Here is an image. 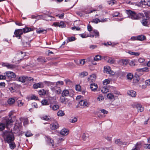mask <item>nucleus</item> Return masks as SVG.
<instances>
[{
    "instance_id": "12",
    "label": "nucleus",
    "mask_w": 150,
    "mask_h": 150,
    "mask_svg": "<svg viewBox=\"0 0 150 150\" xmlns=\"http://www.w3.org/2000/svg\"><path fill=\"white\" fill-rule=\"evenodd\" d=\"M60 101L62 103L66 105L69 101V100L68 98H65L64 97L61 96Z\"/></svg>"
},
{
    "instance_id": "18",
    "label": "nucleus",
    "mask_w": 150,
    "mask_h": 150,
    "mask_svg": "<svg viewBox=\"0 0 150 150\" xmlns=\"http://www.w3.org/2000/svg\"><path fill=\"white\" fill-rule=\"evenodd\" d=\"M68 130L66 129H63L60 132V134L64 136L67 135Z\"/></svg>"
},
{
    "instance_id": "49",
    "label": "nucleus",
    "mask_w": 150,
    "mask_h": 150,
    "mask_svg": "<svg viewBox=\"0 0 150 150\" xmlns=\"http://www.w3.org/2000/svg\"><path fill=\"white\" fill-rule=\"evenodd\" d=\"M148 0H141L140 1V3L142 5H146L147 2L148 1Z\"/></svg>"
},
{
    "instance_id": "16",
    "label": "nucleus",
    "mask_w": 150,
    "mask_h": 150,
    "mask_svg": "<svg viewBox=\"0 0 150 150\" xmlns=\"http://www.w3.org/2000/svg\"><path fill=\"white\" fill-rule=\"evenodd\" d=\"M98 88V86L95 83H91L90 85L91 90L93 91H95Z\"/></svg>"
},
{
    "instance_id": "8",
    "label": "nucleus",
    "mask_w": 150,
    "mask_h": 150,
    "mask_svg": "<svg viewBox=\"0 0 150 150\" xmlns=\"http://www.w3.org/2000/svg\"><path fill=\"white\" fill-rule=\"evenodd\" d=\"M132 150H143V145L141 142H137L135 145L134 148Z\"/></svg>"
},
{
    "instance_id": "36",
    "label": "nucleus",
    "mask_w": 150,
    "mask_h": 150,
    "mask_svg": "<svg viewBox=\"0 0 150 150\" xmlns=\"http://www.w3.org/2000/svg\"><path fill=\"white\" fill-rule=\"evenodd\" d=\"M9 144L10 148L11 149H13L16 147V145L14 142H11Z\"/></svg>"
},
{
    "instance_id": "26",
    "label": "nucleus",
    "mask_w": 150,
    "mask_h": 150,
    "mask_svg": "<svg viewBox=\"0 0 150 150\" xmlns=\"http://www.w3.org/2000/svg\"><path fill=\"white\" fill-rule=\"evenodd\" d=\"M79 75L81 78H83L88 75V73L86 71H83L79 73Z\"/></svg>"
},
{
    "instance_id": "30",
    "label": "nucleus",
    "mask_w": 150,
    "mask_h": 150,
    "mask_svg": "<svg viewBox=\"0 0 150 150\" xmlns=\"http://www.w3.org/2000/svg\"><path fill=\"white\" fill-rule=\"evenodd\" d=\"M15 99L12 98H9L7 101L8 103L10 105L13 104L15 103Z\"/></svg>"
},
{
    "instance_id": "50",
    "label": "nucleus",
    "mask_w": 150,
    "mask_h": 150,
    "mask_svg": "<svg viewBox=\"0 0 150 150\" xmlns=\"http://www.w3.org/2000/svg\"><path fill=\"white\" fill-rule=\"evenodd\" d=\"M76 39L75 38V37H72L70 38L69 37L68 38V40L69 42L74 41Z\"/></svg>"
},
{
    "instance_id": "41",
    "label": "nucleus",
    "mask_w": 150,
    "mask_h": 150,
    "mask_svg": "<svg viewBox=\"0 0 150 150\" xmlns=\"http://www.w3.org/2000/svg\"><path fill=\"white\" fill-rule=\"evenodd\" d=\"M101 59V56L100 55H98L96 56L94 58V60L95 61H98Z\"/></svg>"
},
{
    "instance_id": "43",
    "label": "nucleus",
    "mask_w": 150,
    "mask_h": 150,
    "mask_svg": "<svg viewBox=\"0 0 150 150\" xmlns=\"http://www.w3.org/2000/svg\"><path fill=\"white\" fill-rule=\"evenodd\" d=\"M42 104L43 105H47L49 104L47 100L44 99L41 101Z\"/></svg>"
},
{
    "instance_id": "46",
    "label": "nucleus",
    "mask_w": 150,
    "mask_h": 150,
    "mask_svg": "<svg viewBox=\"0 0 150 150\" xmlns=\"http://www.w3.org/2000/svg\"><path fill=\"white\" fill-rule=\"evenodd\" d=\"M4 75H0V80L5 79L7 81V78L6 74H4Z\"/></svg>"
},
{
    "instance_id": "58",
    "label": "nucleus",
    "mask_w": 150,
    "mask_h": 150,
    "mask_svg": "<svg viewBox=\"0 0 150 150\" xmlns=\"http://www.w3.org/2000/svg\"><path fill=\"white\" fill-rule=\"evenodd\" d=\"M67 84H70L71 83V81L69 79H65L64 80Z\"/></svg>"
},
{
    "instance_id": "51",
    "label": "nucleus",
    "mask_w": 150,
    "mask_h": 150,
    "mask_svg": "<svg viewBox=\"0 0 150 150\" xmlns=\"http://www.w3.org/2000/svg\"><path fill=\"white\" fill-rule=\"evenodd\" d=\"M77 121V120L76 117H74V118L70 119V122L73 123Z\"/></svg>"
},
{
    "instance_id": "54",
    "label": "nucleus",
    "mask_w": 150,
    "mask_h": 150,
    "mask_svg": "<svg viewBox=\"0 0 150 150\" xmlns=\"http://www.w3.org/2000/svg\"><path fill=\"white\" fill-rule=\"evenodd\" d=\"M100 110L102 113H103V114H107L108 113V111L105 109H100Z\"/></svg>"
},
{
    "instance_id": "59",
    "label": "nucleus",
    "mask_w": 150,
    "mask_h": 150,
    "mask_svg": "<svg viewBox=\"0 0 150 150\" xmlns=\"http://www.w3.org/2000/svg\"><path fill=\"white\" fill-rule=\"evenodd\" d=\"M97 47V46L96 45H90L89 48L91 49H93Z\"/></svg>"
},
{
    "instance_id": "35",
    "label": "nucleus",
    "mask_w": 150,
    "mask_h": 150,
    "mask_svg": "<svg viewBox=\"0 0 150 150\" xmlns=\"http://www.w3.org/2000/svg\"><path fill=\"white\" fill-rule=\"evenodd\" d=\"M37 32L38 33H46V30L43 29L41 30V29H38L37 30Z\"/></svg>"
},
{
    "instance_id": "9",
    "label": "nucleus",
    "mask_w": 150,
    "mask_h": 150,
    "mask_svg": "<svg viewBox=\"0 0 150 150\" xmlns=\"http://www.w3.org/2000/svg\"><path fill=\"white\" fill-rule=\"evenodd\" d=\"M52 25L54 26H59L61 28H65L66 27V24L63 21H61L60 23L59 22H55Z\"/></svg>"
},
{
    "instance_id": "20",
    "label": "nucleus",
    "mask_w": 150,
    "mask_h": 150,
    "mask_svg": "<svg viewBox=\"0 0 150 150\" xmlns=\"http://www.w3.org/2000/svg\"><path fill=\"white\" fill-rule=\"evenodd\" d=\"M136 107L137 108L138 112H142L144 110V108L140 104H138L136 105Z\"/></svg>"
},
{
    "instance_id": "61",
    "label": "nucleus",
    "mask_w": 150,
    "mask_h": 150,
    "mask_svg": "<svg viewBox=\"0 0 150 150\" xmlns=\"http://www.w3.org/2000/svg\"><path fill=\"white\" fill-rule=\"evenodd\" d=\"M71 29L73 30H74L75 29H76V30H80V28H79V27H76L74 26L72 27L71 28Z\"/></svg>"
},
{
    "instance_id": "44",
    "label": "nucleus",
    "mask_w": 150,
    "mask_h": 150,
    "mask_svg": "<svg viewBox=\"0 0 150 150\" xmlns=\"http://www.w3.org/2000/svg\"><path fill=\"white\" fill-rule=\"evenodd\" d=\"M110 81L109 80L106 79L103 82V83L104 85H107V84L110 83Z\"/></svg>"
},
{
    "instance_id": "15",
    "label": "nucleus",
    "mask_w": 150,
    "mask_h": 150,
    "mask_svg": "<svg viewBox=\"0 0 150 150\" xmlns=\"http://www.w3.org/2000/svg\"><path fill=\"white\" fill-rule=\"evenodd\" d=\"M43 87V83L41 82L35 83L33 85V87L35 89L38 88H42Z\"/></svg>"
},
{
    "instance_id": "24",
    "label": "nucleus",
    "mask_w": 150,
    "mask_h": 150,
    "mask_svg": "<svg viewBox=\"0 0 150 150\" xmlns=\"http://www.w3.org/2000/svg\"><path fill=\"white\" fill-rule=\"evenodd\" d=\"M149 21V19L147 20L146 19H144L142 20L141 23L143 25L147 26L148 25Z\"/></svg>"
},
{
    "instance_id": "52",
    "label": "nucleus",
    "mask_w": 150,
    "mask_h": 150,
    "mask_svg": "<svg viewBox=\"0 0 150 150\" xmlns=\"http://www.w3.org/2000/svg\"><path fill=\"white\" fill-rule=\"evenodd\" d=\"M76 90L78 91H80L81 90V86L79 85H76L75 87Z\"/></svg>"
},
{
    "instance_id": "7",
    "label": "nucleus",
    "mask_w": 150,
    "mask_h": 150,
    "mask_svg": "<svg viewBox=\"0 0 150 150\" xmlns=\"http://www.w3.org/2000/svg\"><path fill=\"white\" fill-rule=\"evenodd\" d=\"M27 37L25 38L24 39L21 38L22 44L24 47H27L30 46V42L31 40L29 41L28 40Z\"/></svg>"
},
{
    "instance_id": "60",
    "label": "nucleus",
    "mask_w": 150,
    "mask_h": 150,
    "mask_svg": "<svg viewBox=\"0 0 150 150\" xmlns=\"http://www.w3.org/2000/svg\"><path fill=\"white\" fill-rule=\"evenodd\" d=\"M120 13L118 12H115L112 14V16L113 17H117Z\"/></svg>"
},
{
    "instance_id": "22",
    "label": "nucleus",
    "mask_w": 150,
    "mask_h": 150,
    "mask_svg": "<svg viewBox=\"0 0 150 150\" xmlns=\"http://www.w3.org/2000/svg\"><path fill=\"white\" fill-rule=\"evenodd\" d=\"M37 60L39 62L42 64L45 63L47 62V60L45 57H41L37 59Z\"/></svg>"
},
{
    "instance_id": "2",
    "label": "nucleus",
    "mask_w": 150,
    "mask_h": 150,
    "mask_svg": "<svg viewBox=\"0 0 150 150\" xmlns=\"http://www.w3.org/2000/svg\"><path fill=\"white\" fill-rule=\"evenodd\" d=\"M2 135L5 138V141L8 143L12 142L15 139L14 135L11 131H4L3 132Z\"/></svg>"
},
{
    "instance_id": "64",
    "label": "nucleus",
    "mask_w": 150,
    "mask_h": 150,
    "mask_svg": "<svg viewBox=\"0 0 150 150\" xmlns=\"http://www.w3.org/2000/svg\"><path fill=\"white\" fill-rule=\"evenodd\" d=\"M88 30L89 31H92V27L90 25H88L87 26Z\"/></svg>"
},
{
    "instance_id": "38",
    "label": "nucleus",
    "mask_w": 150,
    "mask_h": 150,
    "mask_svg": "<svg viewBox=\"0 0 150 150\" xmlns=\"http://www.w3.org/2000/svg\"><path fill=\"white\" fill-rule=\"evenodd\" d=\"M57 115L59 116H62L64 115V113L63 111L61 110L57 112Z\"/></svg>"
},
{
    "instance_id": "11",
    "label": "nucleus",
    "mask_w": 150,
    "mask_h": 150,
    "mask_svg": "<svg viewBox=\"0 0 150 150\" xmlns=\"http://www.w3.org/2000/svg\"><path fill=\"white\" fill-rule=\"evenodd\" d=\"M59 127V124L57 121L50 125V127L52 130H55Z\"/></svg>"
},
{
    "instance_id": "53",
    "label": "nucleus",
    "mask_w": 150,
    "mask_h": 150,
    "mask_svg": "<svg viewBox=\"0 0 150 150\" xmlns=\"http://www.w3.org/2000/svg\"><path fill=\"white\" fill-rule=\"evenodd\" d=\"M31 99L32 100H38L39 99L38 97L34 95H33L31 97Z\"/></svg>"
},
{
    "instance_id": "34",
    "label": "nucleus",
    "mask_w": 150,
    "mask_h": 150,
    "mask_svg": "<svg viewBox=\"0 0 150 150\" xmlns=\"http://www.w3.org/2000/svg\"><path fill=\"white\" fill-rule=\"evenodd\" d=\"M74 61L77 64H79V63L83 65L84 64L85 62L84 59H81L77 61L75 60Z\"/></svg>"
},
{
    "instance_id": "55",
    "label": "nucleus",
    "mask_w": 150,
    "mask_h": 150,
    "mask_svg": "<svg viewBox=\"0 0 150 150\" xmlns=\"http://www.w3.org/2000/svg\"><path fill=\"white\" fill-rule=\"evenodd\" d=\"M64 84V82L62 81H58L56 83V85L57 86L58 85H62Z\"/></svg>"
},
{
    "instance_id": "19",
    "label": "nucleus",
    "mask_w": 150,
    "mask_h": 150,
    "mask_svg": "<svg viewBox=\"0 0 150 150\" xmlns=\"http://www.w3.org/2000/svg\"><path fill=\"white\" fill-rule=\"evenodd\" d=\"M3 65L5 67H6L8 68L13 69L16 66L15 65L9 64L8 63H4L3 64Z\"/></svg>"
},
{
    "instance_id": "21",
    "label": "nucleus",
    "mask_w": 150,
    "mask_h": 150,
    "mask_svg": "<svg viewBox=\"0 0 150 150\" xmlns=\"http://www.w3.org/2000/svg\"><path fill=\"white\" fill-rule=\"evenodd\" d=\"M127 93L128 94L132 97H135L136 95V92L132 90H131L128 92Z\"/></svg>"
},
{
    "instance_id": "6",
    "label": "nucleus",
    "mask_w": 150,
    "mask_h": 150,
    "mask_svg": "<svg viewBox=\"0 0 150 150\" xmlns=\"http://www.w3.org/2000/svg\"><path fill=\"white\" fill-rule=\"evenodd\" d=\"M18 81L22 83H24L26 81L33 80V78L31 77H28L25 76H21L18 78Z\"/></svg>"
},
{
    "instance_id": "63",
    "label": "nucleus",
    "mask_w": 150,
    "mask_h": 150,
    "mask_svg": "<svg viewBox=\"0 0 150 150\" xmlns=\"http://www.w3.org/2000/svg\"><path fill=\"white\" fill-rule=\"evenodd\" d=\"M64 16V13H62L61 14L59 15H57V16H58L60 18L62 19L63 18Z\"/></svg>"
},
{
    "instance_id": "39",
    "label": "nucleus",
    "mask_w": 150,
    "mask_h": 150,
    "mask_svg": "<svg viewBox=\"0 0 150 150\" xmlns=\"http://www.w3.org/2000/svg\"><path fill=\"white\" fill-rule=\"evenodd\" d=\"M93 32L94 33H95V37L96 38L97 36V37H98L99 36V32L97 30H94L93 31ZM94 35H90V37H94Z\"/></svg>"
},
{
    "instance_id": "48",
    "label": "nucleus",
    "mask_w": 150,
    "mask_h": 150,
    "mask_svg": "<svg viewBox=\"0 0 150 150\" xmlns=\"http://www.w3.org/2000/svg\"><path fill=\"white\" fill-rule=\"evenodd\" d=\"M44 83L47 85L49 86V85H53L54 84V83L50 82V81H44Z\"/></svg>"
},
{
    "instance_id": "1",
    "label": "nucleus",
    "mask_w": 150,
    "mask_h": 150,
    "mask_svg": "<svg viewBox=\"0 0 150 150\" xmlns=\"http://www.w3.org/2000/svg\"><path fill=\"white\" fill-rule=\"evenodd\" d=\"M33 28L28 27H25V28L22 29H18L15 30L14 32V34L15 35L13 36V37H16L18 39L22 38L21 35L23 34V33H26L29 31H32L33 30Z\"/></svg>"
},
{
    "instance_id": "62",
    "label": "nucleus",
    "mask_w": 150,
    "mask_h": 150,
    "mask_svg": "<svg viewBox=\"0 0 150 150\" xmlns=\"http://www.w3.org/2000/svg\"><path fill=\"white\" fill-rule=\"evenodd\" d=\"M114 60L112 59H109L108 61V62L111 64L114 63Z\"/></svg>"
},
{
    "instance_id": "13",
    "label": "nucleus",
    "mask_w": 150,
    "mask_h": 150,
    "mask_svg": "<svg viewBox=\"0 0 150 150\" xmlns=\"http://www.w3.org/2000/svg\"><path fill=\"white\" fill-rule=\"evenodd\" d=\"M104 71V73L107 74H110L112 75H113L114 74L113 72V73L111 72V71H112L111 70L110 67L109 66L105 67Z\"/></svg>"
},
{
    "instance_id": "3",
    "label": "nucleus",
    "mask_w": 150,
    "mask_h": 150,
    "mask_svg": "<svg viewBox=\"0 0 150 150\" xmlns=\"http://www.w3.org/2000/svg\"><path fill=\"white\" fill-rule=\"evenodd\" d=\"M126 13L128 14V17L132 19H139L144 17L142 13H137L129 10H126Z\"/></svg>"
},
{
    "instance_id": "25",
    "label": "nucleus",
    "mask_w": 150,
    "mask_h": 150,
    "mask_svg": "<svg viewBox=\"0 0 150 150\" xmlns=\"http://www.w3.org/2000/svg\"><path fill=\"white\" fill-rule=\"evenodd\" d=\"M47 141L50 144H51L52 146H54V141L50 137H47Z\"/></svg>"
},
{
    "instance_id": "45",
    "label": "nucleus",
    "mask_w": 150,
    "mask_h": 150,
    "mask_svg": "<svg viewBox=\"0 0 150 150\" xmlns=\"http://www.w3.org/2000/svg\"><path fill=\"white\" fill-rule=\"evenodd\" d=\"M33 134L29 132H27L25 134V135L27 137H29L33 136Z\"/></svg>"
},
{
    "instance_id": "57",
    "label": "nucleus",
    "mask_w": 150,
    "mask_h": 150,
    "mask_svg": "<svg viewBox=\"0 0 150 150\" xmlns=\"http://www.w3.org/2000/svg\"><path fill=\"white\" fill-rule=\"evenodd\" d=\"M32 105L33 107L37 108H38V105L37 103L35 102H34L32 103Z\"/></svg>"
},
{
    "instance_id": "31",
    "label": "nucleus",
    "mask_w": 150,
    "mask_h": 150,
    "mask_svg": "<svg viewBox=\"0 0 150 150\" xmlns=\"http://www.w3.org/2000/svg\"><path fill=\"white\" fill-rule=\"evenodd\" d=\"M95 76L94 75H91L90 77L88 78V81H91V82H93L95 80Z\"/></svg>"
},
{
    "instance_id": "56",
    "label": "nucleus",
    "mask_w": 150,
    "mask_h": 150,
    "mask_svg": "<svg viewBox=\"0 0 150 150\" xmlns=\"http://www.w3.org/2000/svg\"><path fill=\"white\" fill-rule=\"evenodd\" d=\"M102 92L103 93H106L108 91V90L106 88L103 87L101 90Z\"/></svg>"
},
{
    "instance_id": "28",
    "label": "nucleus",
    "mask_w": 150,
    "mask_h": 150,
    "mask_svg": "<svg viewBox=\"0 0 150 150\" xmlns=\"http://www.w3.org/2000/svg\"><path fill=\"white\" fill-rule=\"evenodd\" d=\"M50 107L51 109H52L53 110H57L59 108V106L57 105H50Z\"/></svg>"
},
{
    "instance_id": "29",
    "label": "nucleus",
    "mask_w": 150,
    "mask_h": 150,
    "mask_svg": "<svg viewBox=\"0 0 150 150\" xmlns=\"http://www.w3.org/2000/svg\"><path fill=\"white\" fill-rule=\"evenodd\" d=\"M115 143L117 144L119 146H120L124 144V143H123L120 139H117L115 141Z\"/></svg>"
},
{
    "instance_id": "5",
    "label": "nucleus",
    "mask_w": 150,
    "mask_h": 150,
    "mask_svg": "<svg viewBox=\"0 0 150 150\" xmlns=\"http://www.w3.org/2000/svg\"><path fill=\"white\" fill-rule=\"evenodd\" d=\"M4 74H6L7 81L13 80L16 76L14 73L11 71H7L4 73Z\"/></svg>"
},
{
    "instance_id": "4",
    "label": "nucleus",
    "mask_w": 150,
    "mask_h": 150,
    "mask_svg": "<svg viewBox=\"0 0 150 150\" xmlns=\"http://www.w3.org/2000/svg\"><path fill=\"white\" fill-rule=\"evenodd\" d=\"M13 122V121L11 119H6L3 123H0V130H3L5 127H8L9 125H11Z\"/></svg>"
},
{
    "instance_id": "17",
    "label": "nucleus",
    "mask_w": 150,
    "mask_h": 150,
    "mask_svg": "<svg viewBox=\"0 0 150 150\" xmlns=\"http://www.w3.org/2000/svg\"><path fill=\"white\" fill-rule=\"evenodd\" d=\"M136 71L139 72H147L149 71L148 68L147 67H145L143 68L137 69Z\"/></svg>"
},
{
    "instance_id": "32",
    "label": "nucleus",
    "mask_w": 150,
    "mask_h": 150,
    "mask_svg": "<svg viewBox=\"0 0 150 150\" xmlns=\"http://www.w3.org/2000/svg\"><path fill=\"white\" fill-rule=\"evenodd\" d=\"M41 118L43 120L46 121L49 120L51 119V118L50 116H47L46 115H43L41 117Z\"/></svg>"
},
{
    "instance_id": "27",
    "label": "nucleus",
    "mask_w": 150,
    "mask_h": 150,
    "mask_svg": "<svg viewBox=\"0 0 150 150\" xmlns=\"http://www.w3.org/2000/svg\"><path fill=\"white\" fill-rule=\"evenodd\" d=\"M137 40L143 41L146 39V37L143 35H139L137 36Z\"/></svg>"
},
{
    "instance_id": "10",
    "label": "nucleus",
    "mask_w": 150,
    "mask_h": 150,
    "mask_svg": "<svg viewBox=\"0 0 150 150\" xmlns=\"http://www.w3.org/2000/svg\"><path fill=\"white\" fill-rule=\"evenodd\" d=\"M51 88L53 91L54 92L58 94L61 93L62 91L60 88L56 86L54 87Z\"/></svg>"
},
{
    "instance_id": "23",
    "label": "nucleus",
    "mask_w": 150,
    "mask_h": 150,
    "mask_svg": "<svg viewBox=\"0 0 150 150\" xmlns=\"http://www.w3.org/2000/svg\"><path fill=\"white\" fill-rule=\"evenodd\" d=\"M69 94V91L68 90H64L62 93L61 96H67Z\"/></svg>"
},
{
    "instance_id": "14",
    "label": "nucleus",
    "mask_w": 150,
    "mask_h": 150,
    "mask_svg": "<svg viewBox=\"0 0 150 150\" xmlns=\"http://www.w3.org/2000/svg\"><path fill=\"white\" fill-rule=\"evenodd\" d=\"M79 105L83 107H88V103L85 100H81L79 102Z\"/></svg>"
},
{
    "instance_id": "40",
    "label": "nucleus",
    "mask_w": 150,
    "mask_h": 150,
    "mask_svg": "<svg viewBox=\"0 0 150 150\" xmlns=\"http://www.w3.org/2000/svg\"><path fill=\"white\" fill-rule=\"evenodd\" d=\"M107 97L109 99L112 100L114 98V96L112 93H109L107 95Z\"/></svg>"
},
{
    "instance_id": "47",
    "label": "nucleus",
    "mask_w": 150,
    "mask_h": 150,
    "mask_svg": "<svg viewBox=\"0 0 150 150\" xmlns=\"http://www.w3.org/2000/svg\"><path fill=\"white\" fill-rule=\"evenodd\" d=\"M100 19L96 18L95 19H93L91 22L95 23H97L98 22H100Z\"/></svg>"
},
{
    "instance_id": "42",
    "label": "nucleus",
    "mask_w": 150,
    "mask_h": 150,
    "mask_svg": "<svg viewBox=\"0 0 150 150\" xmlns=\"http://www.w3.org/2000/svg\"><path fill=\"white\" fill-rule=\"evenodd\" d=\"M133 75L131 73L128 74L127 75V79L129 80H131L133 78Z\"/></svg>"
},
{
    "instance_id": "33",
    "label": "nucleus",
    "mask_w": 150,
    "mask_h": 150,
    "mask_svg": "<svg viewBox=\"0 0 150 150\" xmlns=\"http://www.w3.org/2000/svg\"><path fill=\"white\" fill-rule=\"evenodd\" d=\"M88 134L84 133L82 135V138L83 140L85 141L88 138Z\"/></svg>"
},
{
    "instance_id": "37",
    "label": "nucleus",
    "mask_w": 150,
    "mask_h": 150,
    "mask_svg": "<svg viewBox=\"0 0 150 150\" xmlns=\"http://www.w3.org/2000/svg\"><path fill=\"white\" fill-rule=\"evenodd\" d=\"M38 93L40 95L43 96L46 94V92L44 89H42V90H40L39 91Z\"/></svg>"
}]
</instances>
